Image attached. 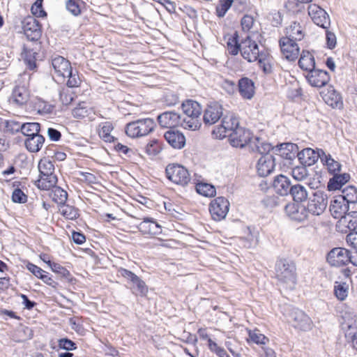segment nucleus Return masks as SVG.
<instances>
[{"label":"nucleus","instance_id":"f257e3e1","mask_svg":"<svg viewBox=\"0 0 357 357\" xmlns=\"http://www.w3.org/2000/svg\"><path fill=\"white\" fill-rule=\"evenodd\" d=\"M225 40H227V49L230 54L236 55L240 52L243 58L248 62L258 61L259 67L265 73L271 72L272 67L268 54L260 52L258 45L249 36L239 43L236 32L233 35H227Z\"/></svg>","mask_w":357,"mask_h":357},{"label":"nucleus","instance_id":"f03ea898","mask_svg":"<svg viewBox=\"0 0 357 357\" xmlns=\"http://www.w3.org/2000/svg\"><path fill=\"white\" fill-rule=\"evenodd\" d=\"M52 65L54 70V76L58 82H63L67 77V86L69 88L77 87L80 84L81 79L77 71L73 72L70 63L63 56H56L52 61Z\"/></svg>","mask_w":357,"mask_h":357},{"label":"nucleus","instance_id":"7ed1b4c3","mask_svg":"<svg viewBox=\"0 0 357 357\" xmlns=\"http://www.w3.org/2000/svg\"><path fill=\"white\" fill-rule=\"evenodd\" d=\"M276 275L287 289H293L296 284V266L294 263L281 259L276 264Z\"/></svg>","mask_w":357,"mask_h":357},{"label":"nucleus","instance_id":"20e7f679","mask_svg":"<svg viewBox=\"0 0 357 357\" xmlns=\"http://www.w3.org/2000/svg\"><path fill=\"white\" fill-rule=\"evenodd\" d=\"M29 79L30 75L29 74L24 73L20 75L10 96V102L18 106H22L28 102L30 96L29 90Z\"/></svg>","mask_w":357,"mask_h":357},{"label":"nucleus","instance_id":"39448f33","mask_svg":"<svg viewBox=\"0 0 357 357\" xmlns=\"http://www.w3.org/2000/svg\"><path fill=\"white\" fill-rule=\"evenodd\" d=\"M342 327L345 331V337L354 345L357 344V314L354 310L345 307L342 312Z\"/></svg>","mask_w":357,"mask_h":357},{"label":"nucleus","instance_id":"423d86ee","mask_svg":"<svg viewBox=\"0 0 357 357\" xmlns=\"http://www.w3.org/2000/svg\"><path fill=\"white\" fill-rule=\"evenodd\" d=\"M155 126V123L152 119H139L126 125V133L132 138L140 137L152 132Z\"/></svg>","mask_w":357,"mask_h":357},{"label":"nucleus","instance_id":"0eeeda50","mask_svg":"<svg viewBox=\"0 0 357 357\" xmlns=\"http://www.w3.org/2000/svg\"><path fill=\"white\" fill-rule=\"evenodd\" d=\"M239 127L237 117L231 113L227 114L222 119L221 124L213 130V135L217 139H223L229 137V133Z\"/></svg>","mask_w":357,"mask_h":357},{"label":"nucleus","instance_id":"6e6552de","mask_svg":"<svg viewBox=\"0 0 357 357\" xmlns=\"http://www.w3.org/2000/svg\"><path fill=\"white\" fill-rule=\"evenodd\" d=\"M165 172L167 178L177 185L184 186L190 181L188 169L182 165L170 164L167 166Z\"/></svg>","mask_w":357,"mask_h":357},{"label":"nucleus","instance_id":"1a4fd4ad","mask_svg":"<svg viewBox=\"0 0 357 357\" xmlns=\"http://www.w3.org/2000/svg\"><path fill=\"white\" fill-rule=\"evenodd\" d=\"M327 204V195L324 192L318 190L309 199L305 209L307 213L320 215L326 210Z\"/></svg>","mask_w":357,"mask_h":357},{"label":"nucleus","instance_id":"9d476101","mask_svg":"<svg viewBox=\"0 0 357 357\" xmlns=\"http://www.w3.org/2000/svg\"><path fill=\"white\" fill-rule=\"evenodd\" d=\"M327 261L333 266H342L348 264L349 262L357 266V264L352 261L350 252L343 248H335L328 254Z\"/></svg>","mask_w":357,"mask_h":357},{"label":"nucleus","instance_id":"9b49d317","mask_svg":"<svg viewBox=\"0 0 357 357\" xmlns=\"http://www.w3.org/2000/svg\"><path fill=\"white\" fill-rule=\"evenodd\" d=\"M118 273L132 284L131 289L133 294L146 296L148 292V287L140 278L132 271L123 268H120Z\"/></svg>","mask_w":357,"mask_h":357},{"label":"nucleus","instance_id":"f8f14e48","mask_svg":"<svg viewBox=\"0 0 357 357\" xmlns=\"http://www.w3.org/2000/svg\"><path fill=\"white\" fill-rule=\"evenodd\" d=\"M229 208V201L223 197H218L213 199L209 205V211L212 218L220 221L225 218Z\"/></svg>","mask_w":357,"mask_h":357},{"label":"nucleus","instance_id":"ddd939ff","mask_svg":"<svg viewBox=\"0 0 357 357\" xmlns=\"http://www.w3.org/2000/svg\"><path fill=\"white\" fill-rule=\"evenodd\" d=\"M279 43L282 54L287 60L294 61L297 59L300 47L296 41L283 36L280 39Z\"/></svg>","mask_w":357,"mask_h":357},{"label":"nucleus","instance_id":"4468645a","mask_svg":"<svg viewBox=\"0 0 357 357\" xmlns=\"http://www.w3.org/2000/svg\"><path fill=\"white\" fill-rule=\"evenodd\" d=\"M24 35L30 40H37L41 36V29L38 21L32 16L25 17L22 22Z\"/></svg>","mask_w":357,"mask_h":357},{"label":"nucleus","instance_id":"2eb2a0df","mask_svg":"<svg viewBox=\"0 0 357 357\" xmlns=\"http://www.w3.org/2000/svg\"><path fill=\"white\" fill-rule=\"evenodd\" d=\"M289 321L292 323L294 328L302 331H307L312 328V321L311 319L302 310L293 309L290 314Z\"/></svg>","mask_w":357,"mask_h":357},{"label":"nucleus","instance_id":"dca6fc26","mask_svg":"<svg viewBox=\"0 0 357 357\" xmlns=\"http://www.w3.org/2000/svg\"><path fill=\"white\" fill-rule=\"evenodd\" d=\"M252 135L249 130L238 127L229 133V140L232 146L243 148L251 141Z\"/></svg>","mask_w":357,"mask_h":357},{"label":"nucleus","instance_id":"f3484780","mask_svg":"<svg viewBox=\"0 0 357 357\" xmlns=\"http://www.w3.org/2000/svg\"><path fill=\"white\" fill-rule=\"evenodd\" d=\"M308 15L317 26L328 29L330 25V18L328 13L317 4H310L308 6Z\"/></svg>","mask_w":357,"mask_h":357},{"label":"nucleus","instance_id":"a211bd4d","mask_svg":"<svg viewBox=\"0 0 357 357\" xmlns=\"http://www.w3.org/2000/svg\"><path fill=\"white\" fill-rule=\"evenodd\" d=\"M275 167V159L273 155L266 153L260 157L257 164V173L264 177L271 174Z\"/></svg>","mask_w":357,"mask_h":357},{"label":"nucleus","instance_id":"6ab92c4d","mask_svg":"<svg viewBox=\"0 0 357 357\" xmlns=\"http://www.w3.org/2000/svg\"><path fill=\"white\" fill-rule=\"evenodd\" d=\"M222 107L218 102H211L208 104L204 110V122L206 125H213L222 116Z\"/></svg>","mask_w":357,"mask_h":357},{"label":"nucleus","instance_id":"aec40b11","mask_svg":"<svg viewBox=\"0 0 357 357\" xmlns=\"http://www.w3.org/2000/svg\"><path fill=\"white\" fill-rule=\"evenodd\" d=\"M306 79L312 86L322 87L328 84L330 76L326 70L314 69L307 73Z\"/></svg>","mask_w":357,"mask_h":357},{"label":"nucleus","instance_id":"412c9836","mask_svg":"<svg viewBox=\"0 0 357 357\" xmlns=\"http://www.w3.org/2000/svg\"><path fill=\"white\" fill-rule=\"evenodd\" d=\"M321 151L322 149H317L315 151L311 148H306L297 153V156L301 163L305 166H311L314 165L319 158L321 159Z\"/></svg>","mask_w":357,"mask_h":357},{"label":"nucleus","instance_id":"4be33fe9","mask_svg":"<svg viewBox=\"0 0 357 357\" xmlns=\"http://www.w3.org/2000/svg\"><path fill=\"white\" fill-rule=\"evenodd\" d=\"M349 209V205L342 197L337 196L331 201L329 211L334 218H342Z\"/></svg>","mask_w":357,"mask_h":357},{"label":"nucleus","instance_id":"5701e85b","mask_svg":"<svg viewBox=\"0 0 357 357\" xmlns=\"http://www.w3.org/2000/svg\"><path fill=\"white\" fill-rule=\"evenodd\" d=\"M238 89L243 99L250 100L255 95V83L248 77H242L238 80Z\"/></svg>","mask_w":357,"mask_h":357},{"label":"nucleus","instance_id":"b1692460","mask_svg":"<svg viewBox=\"0 0 357 357\" xmlns=\"http://www.w3.org/2000/svg\"><path fill=\"white\" fill-rule=\"evenodd\" d=\"M159 124L164 128H173L181 123V115L174 112H166L158 116Z\"/></svg>","mask_w":357,"mask_h":357},{"label":"nucleus","instance_id":"393cba45","mask_svg":"<svg viewBox=\"0 0 357 357\" xmlns=\"http://www.w3.org/2000/svg\"><path fill=\"white\" fill-rule=\"evenodd\" d=\"M165 139L174 149H181L185 144V136L177 130H169L165 133Z\"/></svg>","mask_w":357,"mask_h":357},{"label":"nucleus","instance_id":"a878e982","mask_svg":"<svg viewBox=\"0 0 357 357\" xmlns=\"http://www.w3.org/2000/svg\"><path fill=\"white\" fill-rule=\"evenodd\" d=\"M323 98L325 102L333 108H341L342 106L340 93L332 86H329L326 92L324 93Z\"/></svg>","mask_w":357,"mask_h":357},{"label":"nucleus","instance_id":"bb28decb","mask_svg":"<svg viewBox=\"0 0 357 357\" xmlns=\"http://www.w3.org/2000/svg\"><path fill=\"white\" fill-rule=\"evenodd\" d=\"M139 229L144 234L157 235L162 232L161 226L151 218H144L139 225Z\"/></svg>","mask_w":357,"mask_h":357},{"label":"nucleus","instance_id":"cd10ccee","mask_svg":"<svg viewBox=\"0 0 357 357\" xmlns=\"http://www.w3.org/2000/svg\"><path fill=\"white\" fill-rule=\"evenodd\" d=\"M273 186L275 192L282 196L287 195L291 188L289 179L282 174L275 177Z\"/></svg>","mask_w":357,"mask_h":357},{"label":"nucleus","instance_id":"c85d7f7f","mask_svg":"<svg viewBox=\"0 0 357 357\" xmlns=\"http://www.w3.org/2000/svg\"><path fill=\"white\" fill-rule=\"evenodd\" d=\"M45 137L40 134L26 137L24 144L26 149L31 153L38 152L44 145Z\"/></svg>","mask_w":357,"mask_h":357},{"label":"nucleus","instance_id":"c756f323","mask_svg":"<svg viewBox=\"0 0 357 357\" xmlns=\"http://www.w3.org/2000/svg\"><path fill=\"white\" fill-rule=\"evenodd\" d=\"M305 36L303 26L298 22H293L286 28L285 38H289L294 41H301Z\"/></svg>","mask_w":357,"mask_h":357},{"label":"nucleus","instance_id":"7c9ffc66","mask_svg":"<svg viewBox=\"0 0 357 357\" xmlns=\"http://www.w3.org/2000/svg\"><path fill=\"white\" fill-rule=\"evenodd\" d=\"M321 162L326 167L331 174H335L340 171V163L332 158L331 155L326 153L324 151H321Z\"/></svg>","mask_w":357,"mask_h":357},{"label":"nucleus","instance_id":"2f4dec72","mask_svg":"<svg viewBox=\"0 0 357 357\" xmlns=\"http://www.w3.org/2000/svg\"><path fill=\"white\" fill-rule=\"evenodd\" d=\"M298 66L302 70L308 71V73L314 70L315 69V61L312 54L309 51L303 50L298 60Z\"/></svg>","mask_w":357,"mask_h":357},{"label":"nucleus","instance_id":"473e14b6","mask_svg":"<svg viewBox=\"0 0 357 357\" xmlns=\"http://www.w3.org/2000/svg\"><path fill=\"white\" fill-rule=\"evenodd\" d=\"M179 125L185 129L190 130H198L201 126L200 116L183 114L181 115V123H179Z\"/></svg>","mask_w":357,"mask_h":357},{"label":"nucleus","instance_id":"72a5a7b5","mask_svg":"<svg viewBox=\"0 0 357 357\" xmlns=\"http://www.w3.org/2000/svg\"><path fill=\"white\" fill-rule=\"evenodd\" d=\"M248 144L253 151L259 152L262 155L266 153H269V151L273 149V146L271 144L263 141L261 139L257 137H252L251 141H250Z\"/></svg>","mask_w":357,"mask_h":357},{"label":"nucleus","instance_id":"f704fd0d","mask_svg":"<svg viewBox=\"0 0 357 357\" xmlns=\"http://www.w3.org/2000/svg\"><path fill=\"white\" fill-rule=\"evenodd\" d=\"M333 178H331L328 183L327 188L329 190H336L342 188L347 182L349 181L350 176L348 174H334Z\"/></svg>","mask_w":357,"mask_h":357},{"label":"nucleus","instance_id":"c9c22d12","mask_svg":"<svg viewBox=\"0 0 357 357\" xmlns=\"http://www.w3.org/2000/svg\"><path fill=\"white\" fill-rule=\"evenodd\" d=\"M183 114L200 116L202 114L201 105L196 101L188 100L182 104Z\"/></svg>","mask_w":357,"mask_h":357},{"label":"nucleus","instance_id":"e433bc0d","mask_svg":"<svg viewBox=\"0 0 357 357\" xmlns=\"http://www.w3.org/2000/svg\"><path fill=\"white\" fill-rule=\"evenodd\" d=\"M340 225L345 227L349 231H354L357 229V211L346 213L339 220Z\"/></svg>","mask_w":357,"mask_h":357},{"label":"nucleus","instance_id":"4c0bfd02","mask_svg":"<svg viewBox=\"0 0 357 357\" xmlns=\"http://www.w3.org/2000/svg\"><path fill=\"white\" fill-rule=\"evenodd\" d=\"M57 183V177L56 175H49V176H39L36 181V185L38 188L43 190H48L55 187Z\"/></svg>","mask_w":357,"mask_h":357},{"label":"nucleus","instance_id":"58836bf2","mask_svg":"<svg viewBox=\"0 0 357 357\" xmlns=\"http://www.w3.org/2000/svg\"><path fill=\"white\" fill-rule=\"evenodd\" d=\"M298 146L292 143H285L280 145L279 151L280 156L291 160L297 155Z\"/></svg>","mask_w":357,"mask_h":357},{"label":"nucleus","instance_id":"ea45409f","mask_svg":"<svg viewBox=\"0 0 357 357\" xmlns=\"http://www.w3.org/2000/svg\"><path fill=\"white\" fill-rule=\"evenodd\" d=\"M39 176H49V175H56L54 174V165L48 158L41 159L38 163Z\"/></svg>","mask_w":357,"mask_h":357},{"label":"nucleus","instance_id":"a19ab883","mask_svg":"<svg viewBox=\"0 0 357 357\" xmlns=\"http://www.w3.org/2000/svg\"><path fill=\"white\" fill-rule=\"evenodd\" d=\"M344 202L349 204L357 203V188L352 185H349L342 190V195H339Z\"/></svg>","mask_w":357,"mask_h":357},{"label":"nucleus","instance_id":"79ce46f5","mask_svg":"<svg viewBox=\"0 0 357 357\" xmlns=\"http://www.w3.org/2000/svg\"><path fill=\"white\" fill-rule=\"evenodd\" d=\"M112 130L113 126L111 122L106 121L100 124L98 130L100 137L106 142H113L114 137L111 135Z\"/></svg>","mask_w":357,"mask_h":357},{"label":"nucleus","instance_id":"37998d69","mask_svg":"<svg viewBox=\"0 0 357 357\" xmlns=\"http://www.w3.org/2000/svg\"><path fill=\"white\" fill-rule=\"evenodd\" d=\"M289 193L291 195L294 201L301 202L307 197V192L305 187L301 185H292Z\"/></svg>","mask_w":357,"mask_h":357},{"label":"nucleus","instance_id":"c03bdc74","mask_svg":"<svg viewBox=\"0 0 357 357\" xmlns=\"http://www.w3.org/2000/svg\"><path fill=\"white\" fill-rule=\"evenodd\" d=\"M349 284L344 282H335L334 284V294L340 301H344L348 296Z\"/></svg>","mask_w":357,"mask_h":357},{"label":"nucleus","instance_id":"a18cd8bd","mask_svg":"<svg viewBox=\"0 0 357 357\" xmlns=\"http://www.w3.org/2000/svg\"><path fill=\"white\" fill-rule=\"evenodd\" d=\"M20 130L23 135L26 136V137H32L35 135L39 134L40 124L36 122L24 123L21 124Z\"/></svg>","mask_w":357,"mask_h":357},{"label":"nucleus","instance_id":"49530a36","mask_svg":"<svg viewBox=\"0 0 357 357\" xmlns=\"http://www.w3.org/2000/svg\"><path fill=\"white\" fill-rule=\"evenodd\" d=\"M35 107L38 113L40 114H50L54 110V105L42 100L38 99L35 102Z\"/></svg>","mask_w":357,"mask_h":357},{"label":"nucleus","instance_id":"de8ad7c7","mask_svg":"<svg viewBox=\"0 0 357 357\" xmlns=\"http://www.w3.org/2000/svg\"><path fill=\"white\" fill-rule=\"evenodd\" d=\"M52 189L50 196L52 199L59 204H63L68 198L67 192L56 185Z\"/></svg>","mask_w":357,"mask_h":357},{"label":"nucleus","instance_id":"09e8293b","mask_svg":"<svg viewBox=\"0 0 357 357\" xmlns=\"http://www.w3.org/2000/svg\"><path fill=\"white\" fill-rule=\"evenodd\" d=\"M197 192L205 197H213L216 194L215 188L213 185L206 183H199L196 185Z\"/></svg>","mask_w":357,"mask_h":357},{"label":"nucleus","instance_id":"8fccbe9b","mask_svg":"<svg viewBox=\"0 0 357 357\" xmlns=\"http://www.w3.org/2000/svg\"><path fill=\"white\" fill-rule=\"evenodd\" d=\"M91 108L85 102H82L73 109L72 114L75 118L82 119L88 116L90 112Z\"/></svg>","mask_w":357,"mask_h":357},{"label":"nucleus","instance_id":"3c124183","mask_svg":"<svg viewBox=\"0 0 357 357\" xmlns=\"http://www.w3.org/2000/svg\"><path fill=\"white\" fill-rule=\"evenodd\" d=\"M61 214L68 220H75L78 218V209L70 205H65L64 204L61 206L59 208Z\"/></svg>","mask_w":357,"mask_h":357},{"label":"nucleus","instance_id":"603ef678","mask_svg":"<svg viewBox=\"0 0 357 357\" xmlns=\"http://www.w3.org/2000/svg\"><path fill=\"white\" fill-rule=\"evenodd\" d=\"M248 335L249 340L257 344H266L268 342V338L261 333L259 330H250Z\"/></svg>","mask_w":357,"mask_h":357},{"label":"nucleus","instance_id":"864d4df0","mask_svg":"<svg viewBox=\"0 0 357 357\" xmlns=\"http://www.w3.org/2000/svg\"><path fill=\"white\" fill-rule=\"evenodd\" d=\"M75 94L68 88H63L59 91V100L64 106L69 105L74 100Z\"/></svg>","mask_w":357,"mask_h":357},{"label":"nucleus","instance_id":"5fc2aeb1","mask_svg":"<svg viewBox=\"0 0 357 357\" xmlns=\"http://www.w3.org/2000/svg\"><path fill=\"white\" fill-rule=\"evenodd\" d=\"M233 0H220L216 6V14L219 17L225 15L228 10L231 8Z\"/></svg>","mask_w":357,"mask_h":357},{"label":"nucleus","instance_id":"6e6d98bb","mask_svg":"<svg viewBox=\"0 0 357 357\" xmlns=\"http://www.w3.org/2000/svg\"><path fill=\"white\" fill-rule=\"evenodd\" d=\"M291 176L296 181H303L307 176V169L306 166H297L291 169Z\"/></svg>","mask_w":357,"mask_h":357},{"label":"nucleus","instance_id":"4d7b16f0","mask_svg":"<svg viewBox=\"0 0 357 357\" xmlns=\"http://www.w3.org/2000/svg\"><path fill=\"white\" fill-rule=\"evenodd\" d=\"M4 126L6 132H18L21 129V124L14 121H6L0 118V126Z\"/></svg>","mask_w":357,"mask_h":357},{"label":"nucleus","instance_id":"13d9d810","mask_svg":"<svg viewBox=\"0 0 357 357\" xmlns=\"http://www.w3.org/2000/svg\"><path fill=\"white\" fill-rule=\"evenodd\" d=\"M208 346L209 349L214 352L219 357H230V356L227 353L226 350L219 347L215 342H213L211 338L208 340Z\"/></svg>","mask_w":357,"mask_h":357},{"label":"nucleus","instance_id":"bf43d9fd","mask_svg":"<svg viewBox=\"0 0 357 357\" xmlns=\"http://www.w3.org/2000/svg\"><path fill=\"white\" fill-rule=\"evenodd\" d=\"M160 146L157 139L151 140L145 147L146 153L150 156H155L160 151Z\"/></svg>","mask_w":357,"mask_h":357},{"label":"nucleus","instance_id":"052dcab7","mask_svg":"<svg viewBox=\"0 0 357 357\" xmlns=\"http://www.w3.org/2000/svg\"><path fill=\"white\" fill-rule=\"evenodd\" d=\"M80 3V0H68L66 6L70 13L77 16L81 13Z\"/></svg>","mask_w":357,"mask_h":357},{"label":"nucleus","instance_id":"680f3d73","mask_svg":"<svg viewBox=\"0 0 357 357\" xmlns=\"http://www.w3.org/2000/svg\"><path fill=\"white\" fill-rule=\"evenodd\" d=\"M43 0H36L34 4L31 6V13L37 17H44L46 13L43 9Z\"/></svg>","mask_w":357,"mask_h":357},{"label":"nucleus","instance_id":"e2e57ef3","mask_svg":"<svg viewBox=\"0 0 357 357\" xmlns=\"http://www.w3.org/2000/svg\"><path fill=\"white\" fill-rule=\"evenodd\" d=\"M307 216L308 215L305 207L298 206L295 213L293 214V218L291 220L298 222H303L307 218Z\"/></svg>","mask_w":357,"mask_h":357},{"label":"nucleus","instance_id":"0e129e2a","mask_svg":"<svg viewBox=\"0 0 357 357\" xmlns=\"http://www.w3.org/2000/svg\"><path fill=\"white\" fill-rule=\"evenodd\" d=\"M58 345L61 349L66 351H72L77 348L75 343L68 338L60 339L58 341Z\"/></svg>","mask_w":357,"mask_h":357},{"label":"nucleus","instance_id":"69168bd1","mask_svg":"<svg viewBox=\"0 0 357 357\" xmlns=\"http://www.w3.org/2000/svg\"><path fill=\"white\" fill-rule=\"evenodd\" d=\"M69 324L73 330L79 334H84V329L81 324V321L78 317H73L69 320Z\"/></svg>","mask_w":357,"mask_h":357},{"label":"nucleus","instance_id":"338daca9","mask_svg":"<svg viewBox=\"0 0 357 357\" xmlns=\"http://www.w3.org/2000/svg\"><path fill=\"white\" fill-rule=\"evenodd\" d=\"M26 195L19 188L15 189L12 194V200L15 203L26 202Z\"/></svg>","mask_w":357,"mask_h":357},{"label":"nucleus","instance_id":"774afa93","mask_svg":"<svg viewBox=\"0 0 357 357\" xmlns=\"http://www.w3.org/2000/svg\"><path fill=\"white\" fill-rule=\"evenodd\" d=\"M255 20L251 15H246L241 20V26L244 31H249L254 24Z\"/></svg>","mask_w":357,"mask_h":357}]
</instances>
